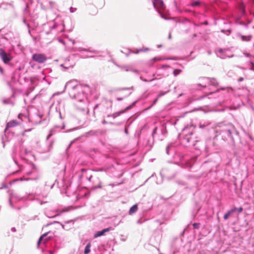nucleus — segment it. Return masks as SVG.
I'll list each match as a JSON object with an SVG mask.
<instances>
[{
	"label": "nucleus",
	"instance_id": "f257e3e1",
	"mask_svg": "<svg viewBox=\"0 0 254 254\" xmlns=\"http://www.w3.org/2000/svg\"><path fill=\"white\" fill-rule=\"evenodd\" d=\"M220 125L218 128L215 129L216 137H220L222 140H226L228 138H232V134L238 133L231 123H220Z\"/></svg>",
	"mask_w": 254,
	"mask_h": 254
},
{
	"label": "nucleus",
	"instance_id": "f03ea898",
	"mask_svg": "<svg viewBox=\"0 0 254 254\" xmlns=\"http://www.w3.org/2000/svg\"><path fill=\"white\" fill-rule=\"evenodd\" d=\"M84 87H88V86L86 84H77L76 80L69 81L65 85V88L68 90L70 97H75V92L80 91Z\"/></svg>",
	"mask_w": 254,
	"mask_h": 254
},
{
	"label": "nucleus",
	"instance_id": "7ed1b4c3",
	"mask_svg": "<svg viewBox=\"0 0 254 254\" xmlns=\"http://www.w3.org/2000/svg\"><path fill=\"white\" fill-rule=\"evenodd\" d=\"M180 141L182 145L185 147L194 146L197 140L196 139V136L194 133L186 134L183 137L180 138Z\"/></svg>",
	"mask_w": 254,
	"mask_h": 254
},
{
	"label": "nucleus",
	"instance_id": "20e7f679",
	"mask_svg": "<svg viewBox=\"0 0 254 254\" xmlns=\"http://www.w3.org/2000/svg\"><path fill=\"white\" fill-rule=\"evenodd\" d=\"M166 152L167 155H170L172 157H174L175 155L179 154L176 145L174 143H169L166 148Z\"/></svg>",
	"mask_w": 254,
	"mask_h": 254
},
{
	"label": "nucleus",
	"instance_id": "39448f33",
	"mask_svg": "<svg viewBox=\"0 0 254 254\" xmlns=\"http://www.w3.org/2000/svg\"><path fill=\"white\" fill-rule=\"evenodd\" d=\"M0 58L5 64H8L12 59L10 54L7 53L3 48H0Z\"/></svg>",
	"mask_w": 254,
	"mask_h": 254
},
{
	"label": "nucleus",
	"instance_id": "423d86ee",
	"mask_svg": "<svg viewBox=\"0 0 254 254\" xmlns=\"http://www.w3.org/2000/svg\"><path fill=\"white\" fill-rule=\"evenodd\" d=\"M136 103V101H134L132 103L131 105L127 107L124 110L114 113L112 114H109L107 116V118L112 117L113 119L116 118L117 117L120 116L121 114L124 113L127 110L130 109L133 106H134L135 105Z\"/></svg>",
	"mask_w": 254,
	"mask_h": 254
},
{
	"label": "nucleus",
	"instance_id": "0eeeda50",
	"mask_svg": "<svg viewBox=\"0 0 254 254\" xmlns=\"http://www.w3.org/2000/svg\"><path fill=\"white\" fill-rule=\"evenodd\" d=\"M57 19H55L54 22V25L51 27V30L56 29L59 32H62L64 30V24L63 21H61L60 23L57 21Z\"/></svg>",
	"mask_w": 254,
	"mask_h": 254
},
{
	"label": "nucleus",
	"instance_id": "6e6552de",
	"mask_svg": "<svg viewBox=\"0 0 254 254\" xmlns=\"http://www.w3.org/2000/svg\"><path fill=\"white\" fill-rule=\"evenodd\" d=\"M32 58L33 60L40 64L44 63L47 59L46 56L42 54H34Z\"/></svg>",
	"mask_w": 254,
	"mask_h": 254
},
{
	"label": "nucleus",
	"instance_id": "1a4fd4ad",
	"mask_svg": "<svg viewBox=\"0 0 254 254\" xmlns=\"http://www.w3.org/2000/svg\"><path fill=\"white\" fill-rule=\"evenodd\" d=\"M85 96L84 94V91L83 90V88H81V90L80 91H76L75 92V97H70L72 99H75L77 100L79 102H82Z\"/></svg>",
	"mask_w": 254,
	"mask_h": 254
},
{
	"label": "nucleus",
	"instance_id": "9d476101",
	"mask_svg": "<svg viewBox=\"0 0 254 254\" xmlns=\"http://www.w3.org/2000/svg\"><path fill=\"white\" fill-rule=\"evenodd\" d=\"M194 128L195 127L193 125H187L184 127L182 130V134L184 136L186 134H193Z\"/></svg>",
	"mask_w": 254,
	"mask_h": 254
},
{
	"label": "nucleus",
	"instance_id": "9b49d317",
	"mask_svg": "<svg viewBox=\"0 0 254 254\" xmlns=\"http://www.w3.org/2000/svg\"><path fill=\"white\" fill-rule=\"evenodd\" d=\"M50 233V232H47L43 235H42L39 238L38 242L37 245L39 246L40 243H43L44 244H46L50 239L51 237H47V235Z\"/></svg>",
	"mask_w": 254,
	"mask_h": 254
},
{
	"label": "nucleus",
	"instance_id": "f8f14e48",
	"mask_svg": "<svg viewBox=\"0 0 254 254\" xmlns=\"http://www.w3.org/2000/svg\"><path fill=\"white\" fill-rule=\"evenodd\" d=\"M88 172V170L82 169L81 170V174L78 176L79 179L81 180L82 177H86L89 181H91L92 176V175L88 176L87 174Z\"/></svg>",
	"mask_w": 254,
	"mask_h": 254
},
{
	"label": "nucleus",
	"instance_id": "ddd939ff",
	"mask_svg": "<svg viewBox=\"0 0 254 254\" xmlns=\"http://www.w3.org/2000/svg\"><path fill=\"white\" fill-rule=\"evenodd\" d=\"M76 51L79 52L81 54H83L84 52H88L90 54L94 53L97 54L98 52L94 50H91L90 48L88 49H84L83 48L79 47L78 48H76Z\"/></svg>",
	"mask_w": 254,
	"mask_h": 254
},
{
	"label": "nucleus",
	"instance_id": "4468645a",
	"mask_svg": "<svg viewBox=\"0 0 254 254\" xmlns=\"http://www.w3.org/2000/svg\"><path fill=\"white\" fill-rule=\"evenodd\" d=\"M113 229L111 227L104 229L102 230L101 231L97 232L94 234V238H97V237L102 236L104 235L106 232H109L110 230H113Z\"/></svg>",
	"mask_w": 254,
	"mask_h": 254
},
{
	"label": "nucleus",
	"instance_id": "2eb2a0df",
	"mask_svg": "<svg viewBox=\"0 0 254 254\" xmlns=\"http://www.w3.org/2000/svg\"><path fill=\"white\" fill-rule=\"evenodd\" d=\"M153 5L155 8H163L164 4L162 0H154Z\"/></svg>",
	"mask_w": 254,
	"mask_h": 254
},
{
	"label": "nucleus",
	"instance_id": "dca6fc26",
	"mask_svg": "<svg viewBox=\"0 0 254 254\" xmlns=\"http://www.w3.org/2000/svg\"><path fill=\"white\" fill-rule=\"evenodd\" d=\"M18 125V123L16 120H12L6 124L5 128V132L8 130V128L16 127Z\"/></svg>",
	"mask_w": 254,
	"mask_h": 254
},
{
	"label": "nucleus",
	"instance_id": "f3484780",
	"mask_svg": "<svg viewBox=\"0 0 254 254\" xmlns=\"http://www.w3.org/2000/svg\"><path fill=\"white\" fill-rule=\"evenodd\" d=\"M239 9L241 13L242 16H246V6L244 3H240L239 5Z\"/></svg>",
	"mask_w": 254,
	"mask_h": 254
},
{
	"label": "nucleus",
	"instance_id": "a211bd4d",
	"mask_svg": "<svg viewBox=\"0 0 254 254\" xmlns=\"http://www.w3.org/2000/svg\"><path fill=\"white\" fill-rule=\"evenodd\" d=\"M9 133V130H8L6 132H5V130H4V134L2 135L1 136V141L2 143L3 144V147H4L5 146V142L8 141L9 138H8V134Z\"/></svg>",
	"mask_w": 254,
	"mask_h": 254
},
{
	"label": "nucleus",
	"instance_id": "6ab92c4d",
	"mask_svg": "<svg viewBox=\"0 0 254 254\" xmlns=\"http://www.w3.org/2000/svg\"><path fill=\"white\" fill-rule=\"evenodd\" d=\"M100 130H90L85 133L86 136H98L100 133H101Z\"/></svg>",
	"mask_w": 254,
	"mask_h": 254
},
{
	"label": "nucleus",
	"instance_id": "aec40b11",
	"mask_svg": "<svg viewBox=\"0 0 254 254\" xmlns=\"http://www.w3.org/2000/svg\"><path fill=\"white\" fill-rule=\"evenodd\" d=\"M73 224L72 220L66 221L64 224H62V227L64 229L68 230L70 228L71 225Z\"/></svg>",
	"mask_w": 254,
	"mask_h": 254
},
{
	"label": "nucleus",
	"instance_id": "412c9836",
	"mask_svg": "<svg viewBox=\"0 0 254 254\" xmlns=\"http://www.w3.org/2000/svg\"><path fill=\"white\" fill-rule=\"evenodd\" d=\"M225 51H226V49H221V48L219 49L218 50V53L217 54V56L221 59L226 58V56L224 54Z\"/></svg>",
	"mask_w": 254,
	"mask_h": 254
},
{
	"label": "nucleus",
	"instance_id": "4be33fe9",
	"mask_svg": "<svg viewBox=\"0 0 254 254\" xmlns=\"http://www.w3.org/2000/svg\"><path fill=\"white\" fill-rule=\"evenodd\" d=\"M236 211L235 207L232 208L231 209L228 210L227 212L224 215V219L227 220L229 216Z\"/></svg>",
	"mask_w": 254,
	"mask_h": 254
},
{
	"label": "nucleus",
	"instance_id": "5701e85b",
	"mask_svg": "<svg viewBox=\"0 0 254 254\" xmlns=\"http://www.w3.org/2000/svg\"><path fill=\"white\" fill-rule=\"evenodd\" d=\"M204 79L207 80L210 85L213 86H216L218 85V83L217 82V80L214 78H204Z\"/></svg>",
	"mask_w": 254,
	"mask_h": 254
},
{
	"label": "nucleus",
	"instance_id": "b1692460",
	"mask_svg": "<svg viewBox=\"0 0 254 254\" xmlns=\"http://www.w3.org/2000/svg\"><path fill=\"white\" fill-rule=\"evenodd\" d=\"M137 209H138L137 204H134L133 206H132L130 208L129 211H128V214L129 215H132V214L134 213L135 212H136L137 211Z\"/></svg>",
	"mask_w": 254,
	"mask_h": 254
},
{
	"label": "nucleus",
	"instance_id": "393cba45",
	"mask_svg": "<svg viewBox=\"0 0 254 254\" xmlns=\"http://www.w3.org/2000/svg\"><path fill=\"white\" fill-rule=\"evenodd\" d=\"M60 127L59 126H55L53 128H52L50 131V133L48 134V135L47 137V139H48L56 131L57 128H60Z\"/></svg>",
	"mask_w": 254,
	"mask_h": 254
},
{
	"label": "nucleus",
	"instance_id": "a878e982",
	"mask_svg": "<svg viewBox=\"0 0 254 254\" xmlns=\"http://www.w3.org/2000/svg\"><path fill=\"white\" fill-rule=\"evenodd\" d=\"M240 36L243 41H250L252 38V36L251 35L244 36L240 35Z\"/></svg>",
	"mask_w": 254,
	"mask_h": 254
},
{
	"label": "nucleus",
	"instance_id": "bb28decb",
	"mask_svg": "<svg viewBox=\"0 0 254 254\" xmlns=\"http://www.w3.org/2000/svg\"><path fill=\"white\" fill-rule=\"evenodd\" d=\"M91 246V243L89 242L86 246L84 251V254H88L90 252V247Z\"/></svg>",
	"mask_w": 254,
	"mask_h": 254
},
{
	"label": "nucleus",
	"instance_id": "cd10ccee",
	"mask_svg": "<svg viewBox=\"0 0 254 254\" xmlns=\"http://www.w3.org/2000/svg\"><path fill=\"white\" fill-rule=\"evenodd\" d=\"M201 1L199 0L193 1L189 4L190 6L192 7L199 6L201 5Z\"/></svg>",
	"mask_w": 254,
	"mask_h": 254
},
{
	"label": "nucleus",
	"instance_id": "c85d7f7f",
	"mask_svg": "<svg viewBox=\"0 0 254 254\" xmlns=\"http://www.w3.org/2000/svg\"><path fill=\"white\" fill-rule=\"evenodd\" d=\"M209 123H202V122H200L199 124V128H205L206 127L208 126L209 125Z\"/></svg>",
	"mask_w": 254,
	"mask_h": 254
},
{
	"label": "nucleus",
	"instance_id": "c756f323",
	"mask_svg": "<svg viewBox=\"0 0 254 254\" xmlns=\"http://www.w3.org/2000/svg\"><path fill=\"white\" fill-rule=\"evenodd\" d=\"M3 102L5 104H10L11 105H13L14 104V103L9 98L4 100Z\"/></svg>",
	"mask_w": 254,
	"mask_h": 254
},
{
	"label": "nucleus",
	"instance_id": "7c9ffc66",
	"mask_svg": "<svg viewBox=\"0 0 254 254\" xmlns=\"http://www.w3.org/2000/svg\"><path fill=\"white\" fill-rule=\"evenodd\" d=\"M148 51H149V49L147 48H140L139 49H136V52H131L133 53H134V54H138L139 52H147Z\"/></svg>",
	"mask_w": 254,
	"mask_h": 254
},
{
	"label": "nucleus",
	"instance_id": "2f4dec72",
	"mask_svg": "<svg viewBox=\"0 0 254 254\" xmlns=\"http://www.w3.org/2000/svg\"><path fill=\"white\" fill-rule=\"evenodd\" d=\"M127 71H131L134 73H137L138 70L136 69L133 68L131 66H129L127 67Z\"/></svg>",
	"mask_w": 254,
	"mask_h": 254
},
{
	"label": "nucleus",
	"instance_id": "473e14b6",
	"mask_svg": "<svg viewBox=\"0 0 254 254\" xmlns=\"http://www.w3.org/2000/svg\"><path fill=\"white\" fill-rule=\"evenodd\" d=\"M2 40H4L5 41H7L8 39L5 37H4L3 35H1L0 39V46H1L3 44Z\"/></svg>",
	"mask_w": 254,
	"mask_h": 254
},
{
	"label": "nucleus",
	"instance_id": "72a5a7b5",
	"mask_svg": "<svg viewBox=\"0 0 254 254\" xmlns=\"http://www.w3.org/2000/svg\"><path fill=\"white\" fill-rule=\"evenodd\" d=\"M221 32L223 33H226L227 35H229L231 33V30L228 29L227 30H225L224 29H222L221 30Z\"/></svg>",
	"mask_w": 254,
	"mask_h": 254
},
{
	"label": "nucleus",
	"instance_id": "f704fd0d",
	"mask_svg": "<svg viewBox=\"0 0 254 254\" xmlns=\"http://www.w3.org/2000/svg\"><path fill=\"white\" fill-rule=\"evenodd\" d=\"M169 92V91H160L159 94L157 95V97L158 98H160L163 96H164V95H165L167 93H168Z\"/></svg>",
	"mask_w": 254,
	"mask_h": 254
},
{
	"label": "nucleus",
	"instance_id": "c9c22d12",
	"mask_svg": "<svg viewBox=\"0 0 254 254\" xmlns=\"http://www.w3.org/2000/svg\"><path fill=\"white\" fill-rule=\"evenodd\" d=\"M181 69H176L173 71V74L175 76H176L178 75H179L181 73Z\"/></svg>",
	"mask_w": 254,
	"mask_h": 254
},
{
	"label": "nucleus",
	"instance_id": "e433bc0d",
	"mask_svg": "<svg viewBox=\"0 0 254 254\" xmlns=\"http://www.w3.org/2000/svg\"><path fill=\"white\" fill-rule=\"evenodd\" d=\"M46 215L48 218H54L59 215L58 214H55L54 215H52L51 214H49L47 212L46 213Z\"/></svg>",
	"mask_w": 254,
	"mask_h": 254
},
{
	"label": "nucleus",
	"instance_id": "4c0bfd02",
	"mask_svg": "<svg viewBox=\"0 0 254 254\" xmlns=\"http://www.w3.org/2000/svg\"><path fill=\"white\" fill-rule=\"evenodd\" d=\"M193 227L194 229H198L199 228L200 223H194L193 224Z\"/></svg>",
	"mask_w": 254,
	"mask_h": 254
},
{
	"label": "nucleus",
	"instance_id": "58836bf2",
	"mask_svg": "<svg viewBox=\"0 0 254 254\" xmlns=\"http://www.w3.org/2000/svg\"><path fill=\"white\" fill-rule=\"evenodd\" d=\"M159 98H158L157 97H156V98L154 100L153 102V103L151 104V105L148 108V109H150L152 107H153L155 104H156V103H157V102L158 101V100Z\"/></svg>",
	"mask_w": 254,
	"mask_h": 254
},
{
	"label": "nucleus",
	"instance_id": "ea45409f",
	"mask_svg": "<svg viewBox=\"0 0 254 254\" xmlns=\"http://www.w3.org/2000/svg\"><path fill=\"white\" fill-rule=\"evenodd\" d=\"M246 22L245 21H239V19H238L236 21V23H237L239 25L244 26Z\"/></svg>",
	"mask_w": 254,
	"mask_h": 254
},
{
	"label": "nucleus",
	"instance_id": "a19ab883",
	"mask_svg": "<svg viewBox=\"0 0 254 254\" xmlns=\"http://www.w3.org/2000/svg\"><path fill=\"white\" fill-rule=\"evenodd\" d=\"M160 60H162V59L160 58H158V57H154L153 58H152L151 60H150V62L151 61H153V62H157V61H160Z\"/></svg>",
	"mask_w": 254,
	"mask_h": 254
},
{
	"label": "nucleus",
	"instance_id": "79ce46f5",
	"mask_svg": "<svg viewBox=\"0 0 254 254\" xmlns=\"http://www.w3.org/2000/svg\"><path fill=\"white\" fill-rule=\"evenodd\" d=\"M23 23L28 28H29V27H30V25L29 24H28L27 22H26V20L25 19V18H23V20H22Z\"/></svg>",
	"mask_w": 254,
	"mask_h": 254
},
{
	"label": "nucleus",
	"instance_id": "37998d69",
	"mask_svg": "<svg viewBox=\"0 0 254 254\" xmlns=\"http://www.w3.org/2000/svg\"><path fill=\"white\" fill-rule=\"evenodd\" d=\"M235 208L236 209V211H237L239 213H241L243 210V208L242 207H240L239 208L235 207Z\"/></svg>",
	"mask_w": 254,
	"mask_h": 254
},
{
	"label": "nucleus",
	"instance_id": "c03bdc74",
	"mask_svg": "<svg viewBox=\"0 0 254 254\" xmlns=\"http://www.w3.org/2000/svg\"><path fill=\"white\" fill-rule=\"evenodd\" d=\"M157 130V127H155L153 129V131H152V136L153 137H154V135L156 133Z\"/></svg>",
	"mask_w": 254,
	"mask_h": 254
},
{
	"label": "nucleus",
	"instance_id": "a18cd8bd",
	"mask_svg": "<svg viewBox=\"0 0 254 254\" xmlns=\"http://www.w3.org/2000/svg\"><path fill=\"white\" fill-rule=\"evenodd\" d=\"M16 197V196H15V195H12L11 196V197H10L9 198V202L10 205V206H11V207H12V208L13 207V205H12V204L11 199H12V197Z\"/></svg>",
	"mask_w": 254,
	"mask_h": 254
},
{
	"label": "nucleus",
	"instance_id": "49530a36",
	"mask_svg": "<svg viewBox=\"0 0 254 254\" xmlns=\"http://www.w3.org/2000/svg\"><path fill=\"white\" fill-rule=\"evenodd\" d=\"M250 64L251 67L250 68V69L254 71V63L253 62H250Z\"/></svg>",
	"mask_w": 254,
	"mask_h": 254
},
{
	"label": "nucleus",
	"instance_id": "de8ad7c7",
	"mask_svg": "<svg viewBox=\"0 0 254 254\" xmlns=\"http://www.w3.org/2000/svg\"><path fill=\"white\" fill-rule=\"evenodd\" d=\"M84 58H92L94 57V55H92L91 54L87 55H83Z\"/></svg>",
	"mask_w": 254,
	"mask_h": 254
},
{
	"label": "nucleus",
	"instance_id": "09e8293b",
	"mask_svg": "<svg viewBox=\"0 0 254 254\" xmlns=\"http://www.w3.org/2000/svg\"><path fill=\"white\" fill-rule=\"evenodd\" d=\"M76 8H74L72 7H70V9H69L70 12L71 13H73L74 12H75L76 11Z\"/></svg>",
	"mask_w": 254,
	"mask_h": 254
},
{
	"label": "nucleus",
	"instance_id": "8fccbe9b",
	"mask_svg": "<svg viewBox=\"0 0 254 254\" xmlns=\"http://www.w3.org/2000/svg\"><path fill=\"white\" fill-rule=\"evenodd\" d=\"M245 21H246L245 22H246L247 23H248V24H250V23L252 22V19H250L247 18H245Z\"/></svg>",
	"mask_w": 254,
	"mask_h": 254
},
{
	"label": "nucleus",
	"instance_id": "3c124183",
	"mask_svg": "<svg viewBox=\"0 0 254 254\" xmlns=\"http://www.w3.org/2000/svg\"><path fill=\"white\" fill-rule=\"evenodd\" d=\"M121 123H115L113 122H109V124L111 125L119 126L121 125Z\"/></svg>",
	"mask_w": 254,
	"mask_h": 254
},
{
	"label": "nucleus",
	"instance_id": "603ef678",
	"mask_svg": "<svg viewBox=\"0 0 254 254\" xmlns=\"http://www.w3.org/2000/svg\"><path fill=\"white\" fill-rule=\"evenodd\" d=\"M156 78H152L151 79H150V80H148V79H146V78L145 79H142V81H144V82H150V81H153L154 80H155Z\"/></svg>",
	"mask_w": 254,
	"mask_h": 254
},
{
	"label": "nucleus",
	"instance_id": "864d4df0",
	"mask_svg": "<svg viewBox=\"0 0 254 254\" xmlns=\"http://www.w3.org/2000/svg\"><path fill=\"white\" fill-rule=\"evenodd\" d=\"M129 126H126L125 127V133L127 134V135H128V130H127V127H128Z\"/></svg>",
	"mask_w": 254,
	"mask_h": 254
},
{
	"label": "nucleus",
	"instance_id": "5fc2aeb1",
	"mask_svg": "<svg viewBox=\"0 0 254 254\" xmlns=\"http://www.w3.org/2000/svg\"><path fill=\"white\" fill-rule=\"evenodd\" d=\"M10 231L12 232V233H15L16 232V229L15 227H12L11 229H10Z\"/></svg>",
	"mask_w": 254,
	"mask_h": 254
},
{
	"label": "nucleus",
	"instance_id": "6e6d98bb",
	"mask_svg": "<svg viewBox=\"0 0 254 254\" xmlns=\"http://www.w3.org/2000/svg\"><path fill=\"white\" fill-rule=\"evenodd\" d=\"M30 153V151H29L27 148H25L24 149V154L25 155H27V154H29Z\"/></svg>",
	"mask_w": 254,
	"mask_h": 254
},
{
	"label": "nucleus",
	"instance_id": "4d7b16f0",
	"mask_svg": "<svg viewBox=\"0 0 254 254\" xmlns=\"http://www.w3.org/2000/svg\"><path fill=\"white\" fill-rule=\"evenodd\" d=\"M186 11H187L188 12L192 13L194 15H195L196 14V13L194 11H192V10H190V9L187 10Z\"/></svg>",
	"mask_w": 254,
	"mask_h": 254
},
{
	"label": "nucleus",
	"instance_id": "13d9d810",
	"mask_svg": "<svg viewBox=\"0 0 254 254\" xmlns=\"http://www.w3.org/2000/svg\"><path fill=\"white\" fill-rule=\"evenodd\" d=\"M170 67V66L167 64H163L161 65V68H164L165 67Z\"/></svg>",
	"mask_w": 254,
	"mask_h": 254
},
{
	"label": "nucleus",
	"instance_id": "bf43d9fd",
	"mask_svg": "<svg viewBox=\"0 0 254 254\" xmlns=\"http://www.w3.org/2000/svg\"><path fill=\"white\" fill-rule=\"evenodd\" d=\"M161 133L163 134H165L166 133V129H164V128H162L161 129Z\"/></svg>",
	"mask_w": 254,
	"mask_h": 254
},
{
	"label": "nucleus",
	"instance_id": "052dcab7",
	"mask_svg": "<svg viewBox=\"0 0 254 254\" xmlns=\"http://www.w3.org/2000/svg\"><path fill=\"white\" fill-rule=\"evenodd\" d=\"M166 60H176V58H175V57H173V58H167L165 59Z\"/></svg>",
	"mask_w": 254,
	"mask_h": 254
},
{
	"label": "nucleus",
	"instance_id": "680f3d73",
	"mask_svg": "<svg viewBox=\"0 0 254 254\" xmlns=\"http://www.w3.org/2000/svg\"><path fill=\"white\" fill-rule=\"evenodd\" d=\"M52 144H53V142H50V145H49V148H48V149L47 150V151H50V149H51V148L52 147ZM45 152H46V151H45Z\"/></svg>",
	"mask_w": 254,
	"mask_h": 254
},
{
	"label": "nucleus",
	"instance_id": "e2e57ef3",
	"mask_svg": "<svg viewBox=\"0 0 254 254\" xmlns=\"http://www.w3.org/2000/svg\"><path fill=\"white\" fill-rule=\"evenodd\" d=\"M128 66H129V65H124V66H122L121 67H122V68L125 69L127 71V67H128Z\"/></svg>",
	"mask_w": 254,
	"mask_h": 254
},
{
	"label": "nucleus",
	"instance_id": "0e129e2a",
	"mask_svg": "<svg viewBox=\"0 0 254 254\" xmlns=\"http://www.w3.org/2000/svg\"><path fill=\"white\" fill-rule=\"evenodd\" d=\"M0 72L2 75H3V69L0 66Z\"/></svg>",
	"mask_w": 254,
	"mask_h": 254
},
{
	"label": "nucleus",
	"instance_id": "69168bd1",
	"mask_svg": "<svg viewBox=\"0 0 254 254\" xmlns=\"http://www.w3.org/2000/svg\"><path fill=\"white\" fill-rule=\"evenodd\" d=\"M59 42H60V43H61L63 44L64 45H65V43H64V40H62V39H59Z\"/></svg>",
	"mask_w": 254,
	"mask_h": 254
},
{
	"label": "nucleus",
	"instance_id": "338daca9",
	"mask_svg": "<svg viewBox=\"0 0 254 254\" xmlns=\"http://www.w3.org/2000/svg\"><path fill=\"white\" fill-rule=\"evenodd\" d=\"M102 124L103 125H105V124H109V123L107 122L106 120H104L102 122Z\"/></svg>",
	"mask_w": 254,
	"mask_h": 254
},
{
	"label": "nucleus",
	"instance_id": "774afa93",
	"mask_svg": "<svg viewBox=\"0 0 254 254\" xmlns=\"http://www.w3.org/2000/svg\"><path fill=\"white\" fill-rule=\"evenodd\" d=\"M244 26L245 27V28L246 29H248L249 28V24L248 23H247L246 22L245 23V24L244 25Z\"/></svg>",
	"mask_w": 254,
	"mask_h": 254
}]
</instances>
